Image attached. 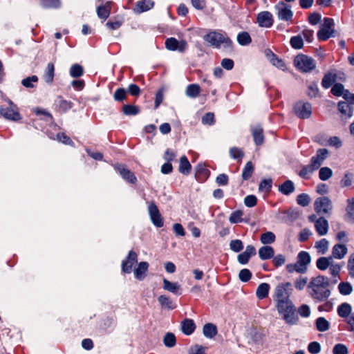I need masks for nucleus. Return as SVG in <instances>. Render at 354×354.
<instances>
[{"label": "nucleus", "mask_w": 354, "mask_h": 354, "mask_svg": "<svg viewBox=\"0 0 354 354\" xmlns=\"http://www.w3.org/2000/svg\"><path fill=\"white\" fill-rule=\"evenodd\" d=\"M329 286L328 278L319 274L310 279L307 290L313 299L319 302L325 301L330 296Z\"/></svg>", "instance_id": "1"}, {"label": "nucleus", "mask_w": 354, "mask_h": 354, "mask_svg": "<svg viewBox=\"0 0 354 354\" xmlns=\"http://www.w3.org/2000/svg\"><path fill=\"white\" fill-rule=\"evenodd\" d=\"M203 38L205 41L214 47L218 48L223 44L224 48L230 50H233V42L225 33L212 30L206 34Z\"/></svg>", "instance_id": "2"}, {"label": "nucleus", "mask_w": 354, "mask_h": 354, "mask_svg": "<svg viewBox=\"0 0 354 354\" xmlns=\"http://www.w3.org/2000/svg\"><path fill=\"white\" fill-rule=\"evenodd\" d=\"M295 67L303 73H308L315 68V60L306 55H298L294 59Z\"/></svg>", "instance_id": "3"}, {"label": "nucleus", "mask_w": 354, "mask_h": 354, "mask_svg": "<svg viewBox=\"0 0 354 354\" xmlns=\"http://www.w3.org/2000/svg\"><path fill=\"white\" fill-rule=\"evenodd\" d=\"M292 287L290 282H283L279 283L274 288L272 295L274 301L290 299L292 295Z\"/></svg>", "instance_id": "4"}, {"label": "nucleus", "mask_w": 354, "mask_h": 354, "mask_svg": "<svg viewBox=\"0 0 354 354\" xmlns=\"http://www.w3.org/2000/svg\"><path fill=\"white\" fill-rule=\"evenodd\" d=\"M334 21L331 18L326 17L324 23L317 32V38L319 41H326L333 36L334 33Z\"/></svg>", "instance_id": "5"}, {"label": "nucleus", "mask_w": 354, "mask_h": 354, "mask_svg": "<svg viewBox=\"0 0 354 354\" xmlns=\"http://www.w3.org/2000/svg\"><path fill=\"white\" fill-rule=\"evenodd\" d=\"M0 114L4 118L12 121L17 122L21 119L17 106L12 102H9V104L6 106H1L0 107Z\"/></svg>", "instance_id": "6"}, {"label": "nucleus", "mask_w": 354, "mask_h": 354, "mask_svg": "<svg viewBox=\"0 0 354 354\" xmlns=\"http://www.w3.org/2000/svg\"><path fill=\"white\" fill-rule=\"evenodd\" d=\"M314 209L317 214H330L333 209L332 202L328 197H319L314 203Z\"/></svg>", "instance_id": "7"}, {"label": "nucleus", "mask_w": 354, "mask_h": 354, "mask_svg": "<svg viewBox=\"0 0 354 354\" xmlns=\"http://www.w3.org/2000/svg\"><path fill=\"white\" fill-rule=\"evenodd\" d=\"M113 166L124 180L130 184H136L137 183V178L134 173L129 170L125 165L115 163Z\"/></svg>", "instance_id": "8"}, {"label": "nucleus", "mask_w": 354, "mask_h": 354, "mask_svg": "<svg viewBox=\"0 0 354 354\" xmlns=\"http://www.w3.org/2000/svg\"><path fill=\"white\" fill-rule=\"evenodd\" d=\"M294 111L299 118H308L312 113V106L308 102L300 101L295 104Z\"/></svg>", "instance_id": "9"}, {"label": "nucleus", "mask_w": 354, "mask_h": 354, "mask_svg": "<svg viewBox=\"0 0 354 354\" xmlns=\"http://www.w3.org/2000/svg\"><path fill=\"white\" fill-rule=\"evenodd\" d=\"M149 214L153 225L157 227H161L164 225L163 218L156 203L152 201L148 207Z\"/></svg>", "instance_id": "10"}, {"label": "nucleus", "mask_w": 354, "mask_h": 354, "mask_svg": "<svg viewBox=\"0 0 354 354\" xmlns=\"http://www.w3.org/2000/svg\"><path fill=\"white\" fill-rule=\"evenodd\" d=\"M165 44L167 49L180 53H183L187 48V43L185 40L178 41L174 37L167 39Z\"/></svg>", "instance_id": "11"}, {"label": "nucleus", "mask_w": 354, "mask_h": 354, "mask_svg": "<svg viewBox=\"0 0 354 354\" xmlns=\"http://www.w3.org/2000/svg\"><path fill=\"white\" fill-rule=\"evenodd\" d=\"M277 10L278 17L286 21H291L293 17V13L290 9V6L286 4L284 2H279L276 6Z\"/></svg>", "instance_id": "12"}, {"label": "nucleus", "mask_w": 354, "mask_h": 354, "mask_svg": "<svg viewBox=\"0 0 354 354\" xmlns=\"http://www.w3.org/2000/svg\"><path fill=\"white\" fill-rule=\"evenodd\" d=\"M138 262V254L133 250L129 251L127 258L122 262V271L124 273H131L133 266Z\"/></svg>", "instance_id": "13"}, {"label": "nucleus", "mask_w": 354, "mask_h": 354, "mask_svg": "<svg viewBox=\"0 0 354 354\" xmlns=\"http://www.w3.org/2000/svg\"><path fill=\"white\" fill-rule=\"evenodd\" d=\"M283 315V319L288 324H295L298 321V317L296 314V308L295 306L289 307L288 309L282 310L278 312Z\"/></svg>", "instance_id": "14"}, {"label": "nucleus", "mask_w": 354, "mask_h": 354, "mask_svg": "<svg viewBox=\"0 0 354 354\" xmlns=\"http://www.w3.org/2000/svg\"><path fill=\"white\" fill-rule=\"evenodd\" d=\"M257 22L260 27L270 28L274 22L272 15L268 11L261 12L257 15Z\"/></svg>", "instance_id": "15"}, {"label": "nucleus", "mask_w": 354, "mask_h": 354, "mask_svg": "<svg viewBox=\"0 0 354 354\" xmlns=\"http://www.w3.org/2000/svg\"><path fill=\"white\" fill-rule=\"evenodd\" d=\"M113 2L106 1L104 4L97 7L96 12L98 17L103 20H106L110 15Z\"/></svg>", "instance_id": "16"}, {"label": "nucleus", "mask_w": 354, "mask_h": 354, "mask_svg": "<svg viewBox=\"0 0 354 354\" xmlns=\"http://www.w3.org/2000/svg\"><path fill=\"white\" fill-rule=\"evenodd\" d=\"M154 6L152 0H140L136 2L133 10L136 14H140L151 10Z\"/></svg>", "instance_id": "17"}, {"label": "nucleus", "mask_w": 354, "mask_h": 354, "mask_svg": "<svg viewBox=\"0 0 354 354\" xmlns=\"http://www.w3.org/2000/svg\"><path fill=\"white\" fill-rule=\"evenodd\" d=\"M328 151L326 149H319L315 156L310 159V163L317 169L319 168L322 162L326 158Z\"/></svg>", "instance_id": "18"}, {"label": "nucleus", "mask_w": 354, "mask_h": 354, "mask_svg": "<svg viewBox=\"0 0 354 354\" xmlns=\"http://www.w3.org/2000/svg\"><path fill=\"white\" fill-rule=\"evenodd\" d=\"M353 104L354 102H339L338 103V109L345 119L352 116Z\"/></svg>", "instance_id": "19"}, {"label": "nucleus", "mask_w": 354, "mask_h": 354, "mask_svg": "<svg viewBox=\"0 0 354 354\" xmlns=\"http://www.w3.org/2000/svg\"><path fill=\"white\" fill-rule=\"evenodd\" d=\"M315 228L319 236L326 234L328 230V223L327 220L324 217H319L315 221Z\"/></svg>", "instance_id": "20"}, {"label": "nucleus", "mask_w": 354, "mask_h": 354, "mask_svg": "<svg viewBox=\"0 0 354 354\" xmlns=\"http://www.w3.org/2000/svg\"><path fill=\"white\" fill-rule=\"evenodd\" d=\"M149 266V263L146 261L140 262L138 267L134 270L135 277L138 280H143L147 276Z\"/></svg>", "instance_id": "21"}, {"label": "nucleus", "mask_w": 354, "mask_h": 354, "mask_svg": "<svg viewBox=\"0 0 354 354\" xmlns=\"http://www.w3.org/2000/svg\"><path fill=\"white\" fill-rule=\"evenodd\" d=\"M251 131L257 145H261L264 142L263 129L260 126L252 127Z\"/></svg>", "instance_id": "22"}, {"label": "nucleus", "mask_w": 354, "mask_h": 354, "mask_svg": "<svg viewBox=\"0 0 354 354\" xmlns=\"http://www.w3.org/2000/svg\"><path fill=\"white\" fill-rule=\"evenodd\" d=\"M195 329L196 324L193 319L186 318L181 322V330L185 335H192Z\"/></svg>", "instance_id": "23"}, {"label": "nucleus", "mask_w": 354, "mask_h": 354, "mask_svg": "<svg viewBox=\"0 0 354 354\" xmlns=\"http://www.w3.org/2000/svg\"><path fill=\"white\" fill-rule=\"evenodd\" d=\"M54 77L55 64L53 63H48L44 71L43 79L47 84H51L54 81Z\"/></svg>", "instance_id": "24"}, {"label": "nucleus", "mask_w": 354, "mask_h": 354, "mask_svg": "<svg viewBox=\"0 0 354 354\" xmlns=\"http://www.w3.org/2000/svg\"><path fill=\"white\" fill-rule=\"evenodd\" d=\"M48 136L50 139L57 140L66 145H71L73 144L72 140L65 133L58 132L57 133H51L50 131H48Z\"/></svg>", "instance_id": "25"}, {"label": "nucleus", "mask_w": 354, "mask_h": 354, "mask_svg": "<svg viewBox=\"0 0 354 354\" xmlns=\"http://www.w3.org/2000/svg\"><path fill=\"white\" fill-rule=\"evenodd\" d=\"M192 170V165L185 156L180 158L178 171L184 175H188Z\"/></svg>", "instance_id": "26"}, {"label": "nucleus", "mask_w": 354, "mask_h": 354, "mask_svg": "<svg viewBox=\"0 0 354 354\" xmlns=\"http://www.w3.org/2000/svg\"><path fill=\"white\" fill-rule=\"evenodd\" d=\"M347 253V248L344 245L342 244H336L333 246L332 249V256L333 259H342L346 254Z\"/></svg>", "instance_id": "27"}, {"label": "nucleus", "mask_w": 354, "mask_h": 354, "mask_svg": "<svg viewBox=\"0 0 354 354\" xmlns=\"http://www.w3.org/2000/svg\"><path fill=\"white\" fill-rule=\"evenodd\" d=\"M270 286L267 283H261L257 288L256 295L259 299H264L268 297Z\"/></svg>", "instance_id": "28"}, {"label": "nucleus", "mask_w": 354, "mask_h": 354, "mask_svg": "<svg viewBox=\"0 0 354 354\" xmlns=\"http://www.w3.org/2000/svg\"><path fill=\"white\" fill-rule=\"evenodd\" d=\"M274 254V250L272 247L266 245L259 250V256L262 260H267L272 258Z\"/></svg>", "instance_id": "29"}, {"label": "nucleus", "mask_w": 354, "mask_h": 354, "mask_svg": "<svg viewBox=\"0 0 354 354\" xmlns=\"http://www.w3.org/2000/svg\"><path fill=\"white\" fill-rule=\"evenodd\" d=\"M158 300L162 308L173 310L176 308V304L172 301V299L170 297L166 295H160L158 297Z\"/></svg>", "instance_id": "30"}, {"label": "nucleus", "mask_w": 354, "mask_h": 354, "mask_svg": "<svg viewBox=\"0 0 354 354\" xmlns=\"http://www.w3.org/2000/svg\"><path fill=\"white\" fill-rule=\"evenodd\" d=\"M297 261L300 264V266L302 267V268L305 270V272H306L308 265L310 262V257L309 254L306 251L300 252L297 255Z\"/></svg>", "instance_id": "31"}, {"label": "nucleus", "mask_w": 354, "mask_h": 354, "mask_svg": "<svg viewBox=\"0 0 354 354\" xmlns=\"http://www.w3.org/2000/svg\"><path fill=\"white\" fill-rule=\"evenodd\" d=\"M163 288L172 293L180 295V286L178 283L170 282L167 279H163Z\"/></svg>", "instance_id": "32"}, {"label": "nucleus", "mask_w": 354, "mask_h": 354, "mask_svg": "<svg viewBox=\"0 0 354 354\" xmlns=\"http://www.w3.org/2000/svg\"><path fill=\"white\" fill-rule=\"evenodd\" d=\"M333 261V257H322L317 259L316 261V266L319 270H325L330 267Z\"/></svg>", "instance_id": "33"}, {"label": "nucleus", "mask_w": 354, "mask_h": 354, "mask_svg": "<svg viewBox=\"0 0 354 354\" xmlns=\"http://www.w3.org/2000/svg\"><path fill=\"white\" fill-rule=\"evenodd\" d=\"M295 185L290 180H286L279 186V192L284 195H289L295 191Z\"/></svg>", "instance_id": "34"}, {"label": "nucleus", "mask_w": 354, "mask_h": 354, "mask_svg": "<svg viewBox=\"0 0 354 354\" xmlns=\"http://www.w3.org/2000/svg\"><path fill=\"white\" fill-rule=\"evenodd\" d=\"M124 20L122 18L120 17H115L109 19L106 22V26L109 29L114 30L120 28L122 26Z\"/></svg>", "instance_id": "35"}, {"label": "nucleus", "mask_w": 354, "mask_h": 354, "mask_svg": "<svg viewBox=\"0 0 354 354\" xmlns=\"http://www.w3.org/2000/svg\"><path fill=\"white\" fill-rule=\"evenodd\" d=\"M203 331L204 335L208 338H213L218 333L216 326L211 323L205 324Z\"/></svg>", "instance_id": "36"}, {"label": "nucleus", "mask_w": 354, "mask_h": 354, "mask_svg": "<svg viewBox=\"0 0 354 354\" xmlns=\"http://www.w3.org/2000/svg\"><path fill=\"white\" fill-rule=\"evenodd\" d=\"M201 91V88L198 84H192L186 88V95L192 98H196L199 96Z\"/></svg>", "instance_id": "37"}, {"label": "nucleus", "mask_w": 354, "mask_h": 354, "mask_svg": "<svg viewBox=\"0 0 354 354\" xmlns=\"http://www.w3.org/2000/svg\"><path fill=\"white\" fill-rule=\"evenodd\" d=\"M337 75L333 73H328L324 76L322 85L325 88H328L336 81Z\"/></svg>", "instance_id": "38"}, {"label": "nucleus", "mask_w": 354, "mask_h": 354, "mask_svg": "<svg viewBox=\"0 0 354 354\" xmlns=\"http://www.w3.org/2000/svg\"><path fill=\"white\" fill-rule=\"evenodd\" d=\"M73 106V103L72 102L64 100L59 97V100L57 104V110L59 112L64 113L72 109Z\"/></svg>", "instance_id": "39"}, {"label": "nucleus", "mask_w": 354, "mask_h": 354, "mask_svg": "<svg viewBox=\"0 0 354 354\" xmlns=\"http://www.w3.org/2000/svg\"><path fill=\"white\" fill-rule=\"evenodd\" d=\"M254 171V166L252 162L249 161L246 163L245 167L243 169L242 178L244 180L250 179Z\"/></svg>", "instance_id": "40"}, {"label": "nucleus", "mask_w": 354, "mask_h": 354, "mask_svg": "<svg viewBox=\"0 0 354 354\" xmlns=\"http://www.w3.org/2000/svg\"><path fill=\"white\" fill-rule=\"evenodd\" d=\"M351 306L347 303H343L337 308L338 315L341 317H348L351 313Z\"/></svg>", "instance_id": "41"}, {"label": "nucleus", "mask_w": 354, "mask_h": 354, "mask_svg": "<svg viewBox=\"0 0 354 354\" xmlns=\"http://www.w3.org/2000/svg\"><path fill=\"white\" fill-rule=\"evenodd\" d=\"M328 241L326 239H322L315 242V248L318 253L324 254L328 250Z\"/></svg>", "instance_id": "42"}, {"label": "nucleus", "mask_w": 354, "mask_h": 354, "mask_svg": "<svg viewBox=\"0 0 354 354\" xmlns=\"http://www.w3.org/2000/svg\"><path fill=\"white\" fill-rule=\"evenodd\" d=\"M237 41L242 46L249 45L252 42V38L248 32H241L237 35Z\"/></svg>", "instance_id": "43"}, {"label": "nucleus", "mask_w": 354, "mask_h": 354, "mask_svg": "<svg viewBox=\"0 0 354 354\" xmlns=\"http://www.w3.org/2000/svg\"><path fill=\"white\" fill-rule=\"evenodd\" d=\"M276 240V236L272 232H267L265 233H263L261 235L260 241L261 242L264 244H271L274 243Z\"/></svg>", "instance_id": "44"}, {"label": "nucleus", "mask_w": 354, "mask_h": 354, "mask_svg": "<svg viewBox=\"0 0 354 354\" xmlns=\"http://www.w3.org/2000/svg\"><path fill=\"white\" fill-rule=\"evenodd\" d=\"M244 213L243 210L238 209L234 211L230 216L229 221L231 223H239L243 221V216Z\"/></svg>", "instance_id": "45"}, {"label": "nucleus", "mask_w": 354, "mask_h": 354, "mask_svg": "<svg viewBox=\"0 0 354 354\" xmlns=\"http://www.w3.org/2000/svg\"><path fill=\"white\" fill-rule=\"evenodd\" d=\"M315 170H317V169L314 168V166L311 163H310L308 165L302 167L299 173V175L303 178L308 179L309 178L310 174H311Z\"/></svg>", "instance_id": "46"}, {"label": "nucleus", "mask_w": 354, "mask_h": 354, "mask_svg": "<svg viewBox=\"0 0 354 354\" xmlns=\"http://www.w3.org/2000/svg\"><path fill=\"white\" fill-rule=\"evenodd\" d=\"M122 111L127 115H135L139 113L140 109L138 106L134 105L124 104L122 106Z\"/></svg>", "instance_id": "47"}, {"label": "nucleus", "mask_w": 354, "mask_h": 354, "mask_svg": "<svg viewBox=\"0 0 354 354\" xmlns=\"http://www.w3.org/2000/svg\"><path fill=\"white\" fill-rule=\"evenodd\" d=\"M290 44L295 49H301L304 46L303 39L301 35L293 36L290 38Z\"/></svg>", "instance_id": "48"}, {"label": "nucleus", "mask_w": 354, "mask_h": 354, "mask_svg": "<svg viewBox=\"0 0 354 354\" xmlns=\"http://www.w3.org/2000/svg\"><path fill=\"white\" fill-rule=\"evenodd\" d=\"M308 278L306 277H301L300 276L297 279H295L294 281V286L295 288L297 290H302L306 286H308Z\"/></svg>", "instance_id": "49"}, {"label": "nucleus", "mask_w": 354, "mask_h": 354, "mask_svg": "<svg viewBox=\"0 0 354 354\" xmlns=\"http://www.w3.org/2000/svg\"><path fill=\"white\" fill-rule=\"evenodd\" d=\"M286 269L289 273L297 272L298 273L304 274L306 272L297 261L295 263H289L286 265Z\"/></svg>", "instance_id": "50"}, {"label": "nucleus", "mask_w": 354, "mask_h": 354, "mask_svg": "<svg viewBox=\"0 0 354 354\" xmlns=\"http://www.w3.org/2000/svg\"><path fill=\"white\" fill-rule=\"evenodd\" d=\"M83 73L82 66L77 64H73L70 69V75L75 78L81 77Z\"/></svg>", "instance_id": "51"}, {"label": "nucleus", "mask_w": 354, "mask_h": 354, "mask_svg": "<svg viewBox=\"0 0 354 354\" xmlns=\"http://www.w3.org/2000/svg\"><path fill=\"white\" fill-rule=\"evenodd\" d=\"M316 327L319 331L324 332L329 328V323L324 317H319L316 320Z\"/></svg>", "instance_id": "52"}, {"label": "nucleus", "mask_w": 354, "mask_h": 354, "mask_svg": "<svg viewBox=\"0 0 354 354\" xmlns=\"http://www.w3.org/2000/svg\"><path fill=\"white\" fill-rule=\"evenodd\" d=\"M127 97V91L123 88H118L114 94L113 98L117 102H122Z\"/></svg>", "instance_id": "53"}, {"label": "nucleus", "mask_w": 354, "mask_h": 354, "mask_svg": "<svg viewBox=\"0 0 354 354\" xmlns=\"http://www.w3.org/2000/svg\"><path fill=\"white\" fill-rule=\"evenodd\" d=\"M38 77L37 75H32L30 77H28L24 79L21 81V84L24 86L28 88H34V83H37L38 82Z\"/></svg>", "instance_id": "54"}, {"label": "nucleus", "mask_w": 354, "mask_h": 354, "mask_svg": "<svg viewBox=\"0 0 354 354\" xmlns=\"http://www.w3.org/2000/svg\"><path fill=\"white\" fill-rule=\"evenodd\" d=\"M272 181L271 179H264L261 181L259 187L260 192L269 193L271 191Z\"/></svg>", "instance_id": "55"}, {"label": "nucleus", "mask_w": 354, "mask_h": 354, "mask_svg": "<svg viewBox=\"0 0 354 354\" xmlns=\"http://www.w3.org/2000/svg\"><path fill=\"white\" fill-rule=\"evenodd\" d=\"M292 306L295 305L290 299L275 301V306L278 312L282 311V310L284 309H288Z\"/></svg>", "instance_id": "56"}, {"label": "nucleus", "mask_w": 354, "mask_h": 354, "mask_svg": "<svg viewBox=\"0 0 354 354\" xmlns=\"http://www.w3.org/2000/svg\"><path fill=\"white\" fill-rule=\"evenodd\" d=\"M230 154L234 159H238L239 162L241 161L244 156V152L241 149L234 147L230 149Z\"/></svg>", "instance_id": "57"}, {"label": "nucleus", "mask_w": 354, "mask_h": 354, "mask_svg": "<svg viewBox=\"0 0 354 354\" xmlns=\"http://www.w3.org/2000/svg\"><path fill=\"white\" fill-rule=\"evenodd\" d=\"M40 3L45 8H57L60 6L59 0H40Z\"/></svg>", "instance_id": "58"}, {"label": "nucleus", "mask_w": 354, "mask_h": 354, "mask_svg": "<svg viewBox=\"0 0 354 354\" xmlns=\"http://www.w3.org/2000/svg\"><path fill=\"white\" fill-rule=\"evenodd\" d=\"M297 203L302 206H308L310 203V198L307 194H301L297 196Z\"/></svg>", "instance_id": "59"}, {"label": "nucleus", "mask_w": 354, "mask_h": 354, "mask_svg": "<svg viewBox=\"0 0 354 354\" xmlns=\"http://www.w3.org/2000/svg\"><path fill=\"white\" fill-rule=\"evenodd\" d=\"M338 290L342 295H347L351 293L353 288L348 283L341 282L338 285Z\"/></svg>", "instance_id": "60"}, {"label": "nucleus", "mask_w": 354, "mask_h": 354, "mask_svg": "<svg viewBox=\"0 0 354 354\" xmlns=\"http://www.w3.org/2000/svg\"><path fill=\"white\" fill-rule=\"evenodd\" d=\"M333 171L329 167H322L319 171V178L325 180L330 178L332 176Z\"/></svg>", "instance_id": "61"}, {"label": "nucleus", "mask_w": 354, "mask_h": 354, "mask_svg": "<svg viewBox=\"0 0 354 354\" xmlns=\"http://www.w3.org/2000/svg\"><path fill=\"white\" fill-rule=\"evenodd\" d=\"M202 123L205 125H212L215 123L214 114L212 112L205 113L202 118Z\"/></svg>", "instance_id": "62"}, {"label": "nucleus", "mask_w": 354, "mask_h": 354, "mask_svg": "<svg viewBox=\"0 0 354 354\" xmlns=\"http://www.w3.org/2000/svg\"><path fill=\"white\" fill-rule=\"evenodd\" d=\"M176 339L173 333H168L164 338V344L168 347H173L176 345Z\"/></svg>", "instance_id": "63"}, {"label": "nucleus", "mask_w": 354, "mask_h": 354, "mask_svg": "<svg viewBox=\"0 0 354 354\" xmlns=\"http://www.w3.org/2000/svg\"><path fill=\"white\" fill-rule=\"evenodd\" d=\"M333 354H348L347 348L342 344H336L333 349Z\"/></svg>", "instance_id": "64"}]
</instances>
